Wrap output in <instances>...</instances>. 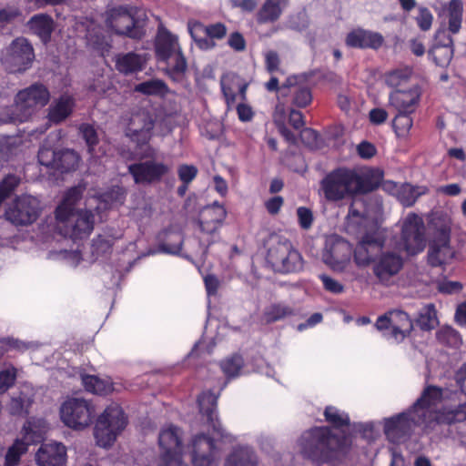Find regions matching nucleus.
Here are the masks:
<instances>
[{"label":"nucleus","instance_id":"nucleus-1","mask_svg":"<svg viewBox=\"0 0 466 466\" xmlns=\"http://www.w3.org/2000/svg\"><path fill=\"white\" fill-rule=\"evenodd\" d=\"M442 389L428 386L407 410L383 420L384 433L392 443L403 442L417 427L433 429L440 423L466 420V402L455 410L442 409Z\"/></svg>","mask_w":466,"mask_h":466},{"label":"nucleus","instance_id":"nucleus-2","mask_svg":"<svg viewBox=\"0 0 466 466\" xmlns=\"http://www.w3.org/2000/svg\"><path fill=\"white\" fill-rule=\"evenodd\" d=\"M83 192L84 188L81 186L68 189L56 208V229L66 243L82 240L91 234L95 225L93 208L100 212L121 205L125 199L124 190L115 187L99 198L87 199L86 208H76Z\"/></svg>","mask_w":466,"mask_h":466},{"label":"nucleus","instance_id":"nucleus-3","mask_svg":"<svg viewBox=\"0 0 466 466\" xmlns=\"http://www.w3.org/2000/svg\"><path fill=\"white\" fill-rule=\"evenodd\" d=\"M218 397L211 391L203 392L198 399L199 410L206 417L211 435L204 432L194 435L188 445L193 466H218L217 442H232L235 438L220 423L217 414Z\"/></svg>","mask_w":466,"mask_h":466},{"label":"nucleus","instance_id":"nucleus-4","mask_svg":"<svg viewBox=\"0 0 466 466\" xmlns=\"http://www.w3.org/2000/svg\"><path fill=\"white\" fill-rule=\"evenodd\" d=\"M381 178L382 173L379 169L339 168L323 178L321 189L327 200L339 201L374 190Z\"/></svg>","mask_w":466,"mask_h":466},{"label":"nucleus","instance_id":"nucleus-5","mask_svg":"<svg viewBox=\"0 0 466 466\" xmlns=\"http://www.w3.org/2000/svg\"><path fill=\"white\" fill-rule=\"evenodd\" d=\"M345 442L332 434L329 428L316 427L304 431L297 445L304 456L319 462H330L345 454Z\"/></svg>","mask_w":466,"mask_h":466},{"label":"nucleus","instance_id":"nucleus-6","mask_svg":"<svg viewBox=\"0 0 466 466\" xmlns=\"http://www.w3.org/2000/svg\"><path fill=\"white\" fill-rule=\"evenodd\" d=\"M49 99L50 93L44 85L33 84L17 93L13 107L0 111V121L3 123L25 122L37 109L45 106Z\"/></svg>","mask_w":466,"mask_h":466},{"label":"nucleus","instance_id":"nucleus-7","mask_svg":"<svg viewBox=\"0 0 466 466\" xmlns=\"http://www.w3.org/2000/svg\"><path fill=\"white\" fill-rule=\"evenodd\" d=\"M156 55L167 64L166 71L174 81H178L187 69L177 38L164 27H159L156 37Z\"/></svg>","mask_w":466,"mask_h":466},{"label":"nucleus","instance_id":"nucleus-8","mask_svg":"<svg viewBox=\"0 0 466 466\" xmlns=\"http://www.w3.org/2000/svg\"><path fill=\"white\" fill-rule=\"evenodd\" d=\"M267 262L275 271L280 273L299 272L304 268V260L299 251L288 238L278 236L270 238Z\"/></svg>","mask_w":466,"mask_h":466},{"label":"nucleus","instance_id":"nucleus-9","mask_svg":"<svg viewBox=\"0 0 466 466\" xmlns=\"http://www.w3.org/2000/svg\"><path fill=\"white\" fill-rule=\"evenodd\" d=\"M127 423V418L118 404L112 403L107 406L98 417L94 429L96 444L103 448L110 447Z\"/></svg>","mask_w":466,"mask_h":466},{"label":"nucleus","instance_id":"nucleus-10","mask_svg":"<svg viewBox=\"0 0 466 466\" xmlns=\"http://www.w3.org/2000/svg\"><path fill=\"white\" fill-rule=\"evenodd\" d=\"M226 217V208L218 202L201 211L197 231L199 241L198 253L206 254L208 248L218 240L219 228L222 227Z\"/></svg>","mask_w":466,"mask_h":466},{"label":"nucleus","instance_id":"nucleus-11","mask_svg":"<svg viewBox=\"0 0 466 466\" xmlns=\"http://www.w3.org/2000/svg\"><path fill=\"white\" fill-rule=\"evenodd\" d=\"M96 409L92 401L80 397L67 398L60 406L63 423L73 430L89 427L95 418Z\"/></svg>","mask_w":466,"mask_h":466},{"label":"nucleus","instance_id":"nucleus-12","mask_svg":"<svg viewBox=\"0 0 466 466\" xmlns=\"http://www.w3.org/2000/svg\"><path fill=\"white\" fill-rule=\"evenodd\" d=\"M158 443L161 449L160 466H187L182 458V431L178 427L173 424L163 427L159 432Z\"/></svg>","mask_w":466,"mask_h":466},{"label":"nucleus","instance_id":"nucleus-13","mask_svg":"<svg viewBox=\"0 0 466 466\" xmlns=\"http://www.w3.org/2000/svg\"><path fill=\"white\" fill-rule=\"evenodd\" d=\"M140 12L139 8L131 5L112 8L107 12L106 25L116 34L140 38L143 31L137 21Z\"/></svg>","mask_w":466,"mask_h":466},{"label":"nucleus","instance_id":"nucleus-14","mask_svg":"<svg viewBox=\"0 0 466 466\" xmlns=\"http://www.w3.org/2000/svg\"><path fill=\"white\" fill-rule=\"evenodd\" d=\"M426 247L424 223L420 217L410 213L403 219L400 241L398 249L403 250L409 256L420 253Z\"/></svg>","mask_w":466,"mask_h":466},{"label":"nucleus","instance_id":"nucleus-15","mask_svg":"<svg viewBox=\"0 0 466 466\" xmlns=\"http://www.w3.org/2000/svg\"><path fill=\"white\" fill-rule=\"evenodd\" d=\"M112 245L113 239L111 238L104 235L97 236L93 239L90 247L91 256L89 258H86V259L89 262L99 259L110 251ZM79 247V245H76V248H60L59 250H51L49 252V258L56 260H63L68 266L76 267L81 260L85 259Z\"/></svg>","mask_w":466,"mask_h":466},{"label":"nucleus","instance_id":"nucleus-16","mask_svg":"<svg viewBox=\"0 0 466 466\" xmlns=\"http://www.w3.org/2000/svg\"><path fill=\"white\" fill-rule=\"evenodd\" d=\"M375 327L387 340L399 343L410 334L413 325L407 313L391 310L379 317Z\"/></svg>","mask_w":466,"mask_h":466},{"label":"nucleus","instance_id":"nucleus-17","mask_svg":"<svg viewBox=\"0 0 466 466\" xmlns=\"http://www.w3.org/2000/svg\"><path fill=\"white\" fill-rule=\"evenodd\" d=\"M462 14V2L461 0H451L441 15L443 20L435 33L434 46L453 47L451 34H457L461 30Z\"/></svg>","mask_w":466,"mask_h":466},{"label":"nucleus","instance_id":"nucleus-18","mask_svg":"<svg viewBox=\"0 0 466 466\" xmlns=\"http://www.w3.org/2000/svg\"><path fill=\"white\" fill-rule=\"evenodd\" d=\"M157 124L156 119L146 110H137L133 112L128 119V123L126 128V135L133 142L138 146L147 145L152 136L154 135V129L156 133L164 136L169 132L167 128L166 131H157Z\"/></svg>","mask_w":466,"mask_h":466},{"label":"nucleus","instance_id":"nucleus-19","mask_svg":"<svg viewBox=\"0 0 466 466\" xmlns=\"http://www.w3.org/2000/svg\"><path fill=\"white\" fill-rule=\"evenodd\" d=\"M35 58L34 49L24 37H18L7 46L2 56V63L11 73L25 71Z\"/></svg>","mask_w":466,"mask_h":466},{"label":"nucleus","instance_id":"nucleus-20","mask_svg":"<svg viewBox=\"0 0 466 466\" xmlns=\"http://www.w3.org/2000/svg\"><path fill=\"white\" fill-rule=\"evenodd\" d=\"M351 245L336 236L326 240L322 252V261L335 271H343L350 261Z\"/></svg>","mask_w":466,"mask_h":466},{"label":"nucleus","instance_id":"nucleus-21","mask_svg":"<svg viewBox=\"0 0 466 466\" xmlns=\"http://www.w3.org/2000/svg\"><path fill=\"white\" fill-rule=\"evenodd\" d=\"M39 201L35 197L23 195L14 200L5 211L6 218L13 224L28 225L39 214Z\"/></svg>","mask_w":466,"mask_h":466},{"label":"nucleus","instance_id":"nucleus-22","mask_svg":"<svg viewBox=\"0 0 466 466\" xmlns=\"http://www.w3.org/2000/svg\"><path fill=\"white\" fill-rule=\"evenodd\" d=\"M450 237L451 228L447 225H443L436 232L428 253V260L431 266H441L454 258L455 250L450 245Z\"/></svg>","mask_w":466,"mask_h":466},{"label":"nucleus","instance_id":"nucleus-23","mask_svg":"<svg viewBox=\"0 0 466 466\" xmlns=\"http://www.w3.org/2000/svg\"><path fill=\"white\" fill-rule=\"evenodd\" d=\"M402 266L403 259L398 253L386 251L382 252L375 260L373 273L381 284L390 285Z\"/></svg>","mask_w":466,"mask_h":466},{"label":"nucleus","instance_id":"nucleus-24","mask_svg":"<svg viewBox=\"0 0 466 466\" xmlns=\"http://www.w3.org/2000/svg\"><path fill=\"white\" fill-rule=\"evenodd\" d=\"M128 170L137 184H146L160 180L169 167L164 163L148 160L130 165Z\"/></svg>","mask_w":466,"mask_h":466},{"label":"nucleus","instance_id":"nucleus-25","mask_svg":"<svg viewBox=\"0 0 466 466\" xmlns=\"http://www.w3.org/2000/svg\"><path fill=\"white\" fill-rule=\"evenodd\" d=\"M279 94L282 96H292V103L299 107L307 106L312 100L309 88L303 76H293L287 78L279 87Z\"/></svg>","mask_w":466,"mask_h":466},{"label":"nucleus","instance_id":"nucleus-26","mask_svg":"<svg viewBox=\"0 0 466 466\" xmlns=\"http://www.w3.org/2000/svg\"><path fill=\"white\" fill-rule=\"evenodd\" d=\"M38 466H66V446L57 441L43 443L35 453Z\"/></svg>","mask_w":466,"mask_h":466},{"label":"nucleus","instance_id":"nucleus-27","mask_svg":"<svg viewBox=\"0 0 466 466\" xmlns=\"http://www.w3.org/2000/svg\"><path fill=\"white\" fill-rule=\"evenodd\" d=\"M421 91L414 85L408 90L395 89L390 94V104L398 112L413 113L420 102Z\"/></svg>","mask_w":466,"mask_h":466},{"label":"nucleus","instance_id":"nucleus-28","mask_svg":"<svg viewBox=\"0 0 466 466\" xmlns=\"http://www.w3.org/2000/svg\"><path fill=\"white\" fill-rule=\"evenodd\" d=\"M382 245L383 239L378 233L374 235H365L354 250L355 263L360 267L369 265L375 252L378 251Z\"/></svg>","mask_w":466,"mask_h":466},{"label":"nucleus","instance_id":"nucleus-29","mask_svg":"<svg viewBox=\"0 0 466 466\" xmlns=\"http://www.w3.org/2000/svg\"><path fill=\"white\" fill-rule=\"evenodd\" d=\"M385 189L395 196L404 207L412 206L419 197L427 193L424 186H412L410 184H396L389 182L385 184Z\"/></svg>","mask_w":466,"mask_h":466},{"label":"nucleus","instance_id":"nucleus-30","mask_svg":"<svg viewBox=\"0 0 466 466\" xmlns=\"http://www.w3.org/2000/svg\"><path fill=\"white\" fill-rule=\"evenodd\" d=\"M258 456L249 445H236L226 455L223 466H258Z\"/></svg>","mask_w":466,"mask_h":466},{"label":"nucleus","instance_id":"nucleus-31","mask_svg":"<svg viewBox=\"0 0 466 466\" xmlns=\"http://www.w3.org/2000/svg\"><path fill=\"white\" fill-rule=\"evenodd\" d=\"M383 37L380 34L363 29H355L346 37V44L356 48H374L381 46Z\"/></svg>","mask_w":466,"mask_h":466},{"label":"nucleus","instance_id":"nucleus-32","mask_svg":"<svg viewBox=\"0 0 466 466\" xmlns=\"http://www.w3.org/2000/svg\"><path fill=\"white\" fill-rule=\"evenodd\" d=\"M220 86L228 108L233 106L238 92L242 98H245L247 85L241 81L238 76L233 73L225 74L221 77Z\"/></svg>","mask_w":466,"mask_h":466},{"label":"nucleus","instance_id":"nucleus-33","mask_svg":"<svg viewBox=\"0 0 466 466\" xmlns=\"http://www.w3.org/2000/svg\"><path fill=\"white\" fill-rule=\"evenodd\" d=\"M75 106L74 98L69 95H62L59 98L53 100L48 107V120L58 124L70 116Z\"/></svg>","mask_w":466,"mask_h":466},{"label":"nucleus","instance_id":"nucleus-34","mask_svg":"<svg viewBox=\"0 0 466 466\" xmlns=\"http://www.w3.org/2000/svg\"><path fill=\"white\" fill-rule=\"evenodd\" d=\"M289 0H265L256 15L258 24L274 23L279 19Z\"/></svg>","mask_w":466,"mask_h":466},{"label":"nucleus","instance_id":"nucleus-35","mask_svg":"<svg viewBox=\"0 0 466 466\" xmlns=\"http://www.w3.org/2000/svg\"><path fill=\"white\" fill-rule=\"evenodd\" d=\"M47 431L46 422L42 419H33L28 420L23 428V437L21 438L27 445L41 441Z\"/></svg>","mask_w":466,"mask_h":466},{"label":"nucleus","instance_id":"nucleus-36","mask_svg":"<svg viewBox=\"0 0 466 466\" xmlns=\"http://www.w3.org/2000/svg\"><path fill=\"white\" fill-rule=\"evenodd\" d=\"M81 380L86 390L93 394L104 395L114 390L113 383L109 378L83 375Z\"/></svg>","mask_w":466,"mask_h":466},{"label":"nucleus","instance_id":"nucleus-37","mask_svg":"<svg viewBox=\"0 0 466 466\" xmlns=\"http://www.w3.org/2000/svg\"><path fill=\"white\" fill-rule=\"evenodd\" d=\"M145 59L135 53L119 55L116 58V69L125 75L142 70Z\"/></svg>","mask_w":466,"mask_h":466},{"label":"nucleus","instance_id":"nucleus-38","mask_svg":"<svg viewBox=\"0 0 466 466\" xmlns=\"http://www.w3.org/2000/svg\"><path fill=\"white\" fill-rule=\"evenodd\" d=\"M32 402V390L28 386H24L17 396L12 397L8 409L14 415L25 414Z\"/></svg>","mask_w":466,"mask_h":466},{"label":"nucleus","instance_id":"nucleus-39","mask_svg":"<svg viewBox=\"0 0 466 466\" xmlns=\"http://www.w3.org/2000/svg\"><path fill=\"white\" fill-rule=\"evenodd\" d=\"M30 29L37 35L42 41L46 42L54 29V23L50 16L46 15H36L29 21Z\"/></svg>","mask_w":466,"mask_h":466},{"label":"nucleus","instance_id":"nucleus-40","mask_svg":"<svg viewBox=\"0 0 466 466\" xmlns=\"http://www.w3.org/2000/svg\"><path fill=\"white\" fill-rule=\"evenodd\" d=\"M79 132L86 141L89 154L93 157H99L106 154V150L102 149V147H99L98 151L96 148L99 142V137L96 129L92 125L82 124L79 127Z\"/></svg>","mask_w":466,"mask_h":466},{"label":"nucleus","instance_id":"nucleus-41","mask_svg":"<svg viewBox=\"0 0 466 466\" xmlns=\"http://www.w3.org/2000/svg\"><path fill=\"white\" fill-rule=\"evenodd\" d=\"M412 75V69L410 66L399 67L388 72L385 75L386 84L393 88L400 89V86L407 84Z\"/></svg>","mask_w":466,"mask_h":466},{"label":"nucleus","instance_id":"nucleus-42","mask_svg":"<svg viewBox=\"0 0 466 466\" xmlns=\"http://www.w3.org/2000/svg\"><path fill=\"white\" fill-rule=\"evenodd\" d=\"M370 217V211L366 208L361 200L354 199L350 207L348 223L350 225H362Z\"/></svg>","mask_w":466,"mask_h":466},{"label":"nucleus","instance_id":"nucleus-43","mask_svg":"<svg viewBox=\"0 0 466 466\" xmlns=\"http://www.w3.org/2000/svg\"><path fill=\"white\" fill-rule=\"evenodd\" d=\"M292 314L293 309L288 305L283 303H274L264 309L263 318L267 322L270 323L280 320Z\"/></svg>","mask_w":466,"mask_h":466},{"label":"nucleus","instance_id":"nucleus-44","mask_svg":"<svg viewBox=\"0 0 466 466\" xmlns=\"http://www.w3.org/2000/svg\"><path fill=\"white\" fill-rule=\"evenodd\" d=\"M137 92L145 95L165 96L168 88L164 81L160 79H150L142 82L135 86Z\"/></svg>","mask_w":466,"mask_h":466},{"label":"nucleus","instance_id":"nucleus-45","mask_svg":"<svg viewBox=\"0 0 466 466\" xmlns=\"http://www.w3.org/2000/svg\"><path fill=\"white\" fill-rule=\"evenodd\" d=\"M28 447L29 446L25 441H24V440H15L6 452L4 466H16L19 463L22 455L26 453Z\"/></svg>","mask_w":466,"mask_h":466},{"label":"nucleus","instance_id":"nucleus-46","mask_svg":"<svg viewBox=\"0 0 466 466\" xmlns=\"http://www.w3.org/2000/svg\"><path fill=\"white\" fill-rule=\"evenodd\" d=\"M79 163V157L76 152L70 149L58 151L56 169L62 172H68L75 169Z\"/></svg>","mask_w":466,"mask_h":466},{"label":"nucleus","instance_id":"nucleus-47","mask_svg":"<svg viewBox=\"0 0 466 466\" xmlns=\"http://www.w3.org/2000/svg\"><path fill=\"white\" fill-rule=\"evenodd\" d=\"M324 416L326 421L335 428H340L350 424L349 415L334 406H327L324 410Z\"/></svg>","mask_w":466,"mask_h":466},{"label":"nucleus","instance_id":"nucleus-48","mask_svg":"<svg viewBox=\"0 0 466 466\" xmlns=\"http://www.w3.org/2000/svg\"><path fill=\"white\" fill-rule=\"evenodd\" d=\"M418 325L425 330L433 329L438 324L436 310L433 304L424 306L417 319Z\"/></svg>","mask_w":466,"mask_h":466},{"label":"nucleus","instance_id":"nucleus-49","mask_svg":"<svg viewBox=\"0 0 466 466\" xmlns=\"http://www.w3.org/2000/svg\"><path fill=\"white\" fill-rule=\"evenodd\" d=\"M87 45L96 49L104 55L109 49V43L106 38L101 35L99 28H88L86 34Z\"/></svg>","mask_w":466,"mask_h":466},{"label":"nucleus","instance_id":"nucleus-50","mask_svg":"<svg viewBox=\"0 0 466 466\" xmlns=\"http://www.w3.org/2000/svg\"><path fill=\"white\" fill-rule=\"evenodd\" d=\"M165 235L170 239L169 241L162 242L159 245L161 252L177 255L179 253L182 245V236L178 231H167Z\"/></svg>","mask_w":466,"mask_h":466},{"label":"nucleus","instance_id":"nucleus-51","mask_svg":"<svg viewBox=\"0 0 466 466\" xmlns=\"http://www.w3.org/2000/svg\"><path fill=\"white\" fill-rule=\"evenodd\" d=\"M453 52V47L433 45L430 51V56L432 57L436 65L444 67L451 61Z\"/></svg>","mask_w":466,"mask_h":466},{"label":"nucleus","instance_id":"nucleus-52","mask_svg":"<svg viewBox=\"0 0 466 466\" xmlns=\"http://www.w3.org/2000/svg\"><path fill=\"white\" fill-rule=\"evenodd\" d=\"M411 113L399 112L393 120V127L398 137H404L412 127Z\"/></svg>","mask_w":466,"mask_h":466},{"label":"nucleus","instance_id":"nucleus-53","mask_svg":"<svg viewBox=\"0 0 466 466\" xmlns=\"http://www.w3.org/2000/svg\"><path fill=\"white\" fill-rule=\"evenodd\" d=\"M242 367L243 359L238 355L232 356L221 363L223 372L229 378L238 376Z\"/></svg>","mask_w":466,"mask_h":466},{"label":"nucleus","instance_id":"nucleus-54","mask_svg":"<svg viewBox=\"0 0 466 466\" xmlns=\"http://www.w3.org/2000/svg\"><path fill=\"white\" fill-rule=\"evenodd\" d=\"M17 370L13 366L5 367L0 370V393L6 392L15 382Z\"/></svg>","mask_w":466,"mask_h":466},{"label":"nucleus","instance_id":"nucleus-55","mask_svg":"<svg viewBox=\"0 0 466 466\" xmlns=\"http://www.w3.org/2000/svg\"><path fill=\"white\" fill-rule=\"evenodd\" d=\"M319 278L322 282L323 289L327 292L333 295H340L344 293L345 286L338 279L327 274H320Z\"/></svg>","mask_w":466,"mask_h":466},{"label":"nucleus","instance_id":"nucleus-56","mask_svg":"<svg viewBox=\"0 0 466 466\" xmlns=\"http://www.w3.org/2000/svg\"><path fill=\"white\" fill-rule=\"evenodd\" d=\"M58 152L52 148L42 147L38 151V161L42 166L56 169Z\"/></svg>","mask_w":466,"mask_h":466},{"label":"nucleus","instance_id":"nucleus-57","mask_svg":"<svg viewBox=\"0 0 466 466\" xmlns=\"http://www.w3.org/2000/svg\"><path fill=\"white\" fill-rule=\"evenodd\" d=\"M353 429L369 441L374 440L379 432L376 423L373 421L356 423Z\"/></svg>","mask_w":466,"mask_h":466},{"label":"nucleus","instance_id":"nucleus-58","mask_svg":"<svg viewBox=\"0 0 466 466\" xmlns=\"http://www.w3.org/2000/svg\"><path fill=\"white\" fill-rule=\"evenodd\" d=\"M196 31H203V35H207L212 39H220L226 35V27L222 24H215L209 26L196 25Z\"/></svg>","mask_w":466,"mask_h":466},{"label":"nucleus","instance_id":"nucleus-59","mask_svg":"<svg viewBox=\"0 0 466 466\" xmlns=\"http://www.w3.org/2000/svg\"><path fill=\"white\" fill-rule=\"evenodd\" d=\"M416 21L420 30L428 31L431 27L433 15L428 8L420 7Z\"/></svg>","mask_w":466,"mask_h":466},{"label":"nucleus","instance_id":"nucleus-60","mask_svg":"<svg viewBox=\"0 0 466 466\" xmlns=\"http://www.w3.org/2000/svg\"><path fill=\"white\" fill-rule=\"evenodd\" d=\"M190 34L191 36L194 38L196 44L201 49H209L214 46L215 43L212 38L208 36L207 35H204L203 36V31H196V25L193 27H190Z\"/></svg>","mask_w":466,"mask_h":466},{"label":"nucleus","instance_id":"nucleus-61","mask_svg":"<svg viewBox=\"0 0 466 466\" xmlns=\"http://www.w3.org/2000/svg\"><path fill=\"white\" fill-rule=\"evenodd\" d=\"M298 221L301 228L309 229L313 223L312 211L305 207H299L297 209Z\"/></svg>","mask_w":466,"mask_h":466},{"label":"nucleus","instance_id":"nucleus-62","mask_svg":"<svg viewBox=\"0 0 466 466\" xmlns=\"http://www.w3.org/2000/svg\"><path fill=\"white\" fill-rule=\"evenodd\" d=\"M177 174L184 184H188L196 177L198 169L192 165H181L177 169Z\"/></svg>","mask_w":466,"mask_h":466},{"label":"nucleus","instance_id":"nucleus-63","mask_svg":"<svg viewBox=\"0 0 466 466\" xmlns=\"http://www.w3.org/2000/svg\"><path fill=\"white\" fill-rule=\"evenodd\" d=\"M288 23L289 27L297 31H302L309 25L307 15L303 12L290 16Z\"/></svg>","mask_w":466,"mask_h":466},{"label":"nucleus","instance_id":"nucleus-64","mask_svg":"<svg viewBox=\"0 0 466 466\" xmlns=\"http://www.w3.org/2000/svg\"><path fill=\"white\" fill-rule=\"evenodd\" d=\"M454 379L461 392L466 395V362L456 370Z\"/></svg>","mask_w":466,"mask_h":466}]
</instances>
